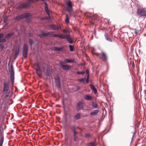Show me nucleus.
Returning a JSON list of instances; mask_svg holds the SVG:
<instances>
[{"label":"nucleus","mask_w":146,"mask_h":146,"mask_svg":"<svg viewBox=\"0 0 146 146\" xmlns=\"http://www.w3.org/2000/svg\"><path fill=\"white\" fill-rule=\"evenodd\" d=\"M25 13H27V14L28 15V16L26 17H25V18L26 19L27 23H29L31 21V17L32 16V15L31 13L29 12H25Z\"/></svg>","instance_id":"4468645a"},{"label":"nucleus","mask_w":146,"mask_h":146,"mask_svg":"<svg viewBox=\"0 0 146 146\" xmlns=\"http://www.w3.org/2000/svg\"><path fill=\"white\" fill-rule=\"evenodd\" d=\"M99 111L98 110H95L91 112L90 115H91L96 116L98 115V113L99 112Z\"/></svg>","instance_id":"412c9836"},{"label":"nucleus","mask_w":146,"mask_h":146,"mask_svg":"<svg viewBox=\"0 0 146 146\" xmlns=\"http://www.w3.org/2000/svg\"><path fill=\"white\" fill-rule=\"evenodd\" d=\"M4 34L3 33L0 34V39L2 38L3 37Z\"/></svg>","instance_id":"864d4df0"},{"label":"nucleus","mask_w":146,"mask_h":146,"mask_svg":"<svg viewBox=\"0 0 146 146\" xmlns=\"http://www.w3.org/2000/svg\"><path fill=\"white\" fill-rule=\"evenodd\" d=\"M54 37L57 38L58 37L60 38L63 39L64 35H61L58 34H54Z\"/></svg>","instance_id":"5701e85b"},{"label":"nucleus","mask_w":146,"mask_h":146,"mask_svg":"<svg viewBox=\"0 0 146 146\" xmlns=\"http://www.w3.org/2000/svg\"><path fill=\"white\" fill-rule=\"evenodd\" d=\"M8 17L7 16H6L3 17V22L4 23H6L8 21Z\"/></svg>","instance_id":"a19ab883"},{"label":"nucleus","mask_w":146,"mask_h":146,"mask_svg":"<svg viewBox=\"0 0 146 146\" xmlns=\"http://www.w3.org/2000/svg\"><path fill=\"white\" fill-rule=\"evenodd\" d=\"M55 82L57 87L59 89L61 88L60 80H55Z\"/></svg>","instance_id":"aec40b11"},{"label":"nucleus","mask_w":146,"mask_h":146,"mask_svg":"<svg viewBox=\"0 0 146 146\" xmlns=\"http://www.w3.org/2000/svg\"><path fill=\"white\" fill-rule=\"evenodd\" d=\"M76 74H84L85 72L83 71H77L76 72Z\"/></svg>","instance_id":"79ce46f5"},{"label":"nucleus","mask_w":146,"mask_h":146,"mask_svg":"<svg viewBox=\"0 0 146 146\" xmlns=\"http://www.w3.org/2000/svg\"><path fill=\"white\" fill-rule=\"evenodd\" d=\"M56 78L55 80H60V77H59L58 75L56 76Z\"/></svg>","instance_id":"5fc2aeb1"},{"label":"nucleus","mask_w":146,"mask_h":146,"mask_svg":"<svg viewBox=\"0 0 146 146\" xmlns=\"http://www.w3.org/2000/svg\"><path fill=\"white\" fill-rule=\"evenodd\" d=\"M74 59H66L64 60V62L66 63H73L75 62Z\"/></svg>","instance_id":"cd10ccee"},{"label":"nucleus","mask_w":146,"mask_h":146,"mask_svg":"<svg viewBox=\"0 0 146 146\" xmlns=\"http://www.w3.org/2000/svg\"><path fill=\"white\" fill-rule=\"evenodd\" d=\"M132 65L133 67H135V65H134V63L133 62V63H132Z\"/></svg>","instance_id":"e2e57ef3"},{"label":"nucleus","mask_w":146,"mask_h":146,"mask_svg":"<svg viewBox=\"0 0 146 146\" xmlns=\"http://www.w3.org/2000/svg\"><path fill=\"white\" fill-rule=\"evenodd\" d=\"M137 14L140 17H146V10L144 9H139L137 10Z\"/></svg>","instance_id":"423d86ee"},{"label":"nucleus","mask_w":146,"mask_h":146,"mask_svg":"<svg viewBox=\"0 0 146 146\" xmlns=\"http://www.w3.org/2000/svg\"><path fill=\"white\" fill-rule=\"evenodd\" d=\"M92 106L93 108L94 109H96L98 107V106L97 104L95 103L94 102H92Z\"/></svg>","instance_id":"7c9ffc66"},{"label":"nucleus","mask_w":146,"mask_h":146,"mask_svg":"<svg viewBox=\"0 0 146 146\" xmlns=\"http://www.w3.org/2000/svg\"><path fill=\"white\" fill-rule=\"evenodd\" d=\"M70 35L68 34H64L63 39H66L67 41L70 44H72L74 41L73 39L70 37Z\"/></svg>","instance_id":"1a4fd4ad"},{"label":"nucleus","mask_w":146,"mask_h":146,"mask_svg":"<svg viewBox=\"0 0 146 146\" xmlns=\"http://www.w3.org/2000/svg\"><path fill=\"white\" fill-rule=\"evenodd\" d=\"M43 3H44L45 5V6L44 7V10L46 13H48V12H50V11L48 9V6L47 3L45 1H44L43 2Z\"/></svg>","instance_id":"a211bd4d"},{"label":"nucleus","mask_w":146,"mask_h":146,"mask_svg":"<svg viewBox=\"0 0 146 146\" xmlns=\"http://www.w3.org/2000/svg\"><path fill=\"white\" fill-rule=\"evenodd\" d=\"M78 81L80 82L83 83L84 84H86L89 82V78L88 77H87V78L84 77L82 78L79 79L78 80Z\"/></svg>","instance_id":"9b49d317"},{"label":"nucleus","mask_w":146,"mask_h":146,"mask_svg":"<svg viewBox=\"0 0 146 146\" xmlns=\"http://www.w3.org/2000/svg\"><path fill=\"white\" fill-rule=\"evenodd\" d=\"M64 47L62 46L60 47L55 46L54 49L56 51H61L63 49Z\"/></svg>","instance_id":"c85d7f7f"},{"label":"nucleus","mask_w":146,"mask_h":146,"mask_svg":"<svg viewBox=\"0 0 146 146\" xmlns=\"http://www.w3.org/2000/svg\"><path fill=\"white\" fill-rule=\"evenodd\" d=\"M43 3H44L45 5V6L44 7V10L46 13H48V12H50V11L48 9V6L47 3L45 1H44L43 2Z\"/></svg>","instance_id":"f3484780"},{"label":"nucleus","mask_w":146,"mask_h":146,"mask_svg":"<svg viewBox=\"0 0 146 146\" xmlns=\"http://www.w3.org/2000/svg\"><path fill=\"white\" fill-rule=\"evenodd\" d=\"M65 21L67 23H69V19L68 15V14H66V19Z\"/></svg>","instance_id":"473e14b6"},{"label":"nucleus","mask_w":146,"mask_h":146,"mask_svg":"<svg viewBox=\"0 0 146 146\" xmlns=\"http://www.w3.org/2000/svg\"><path fill=\"white\" fill-rule=\"evenodd\" d=\"M86 72L87 74L88 77H89L90 74H89V70L87 69L86 70Z\"/></svg>","instance_id":"09e8293b"},{"label":"nucleus","mask_w":146,"mask_h":146,"mask_svg":"<svg viewBox=\"0 0 146 146\" xmlns=\"http://www.w3.org/2000/svg\"><path fill=\"white\" fill-rule=\"evenodd\" d=\"M6 39L5 38V37H4V38H3V39H0V43H2L3 42H6Z\"/></svg>","instance_id":"ea45409f"},{"label":"nucleus","mask_w":146,"mask_h":146,"mask_svg":"<svg viewBox=\"0 0 146 146\" xmlns=\"http://www.w3.org/2000/svg\"><path fill=\"white\" fill-rule=\"evenodd\" d=\"M44 34V37H46L49 36V33L48 32L47 33H43Z\"/></svg>","instance_id":"37998d69"},{"label":"nucleus","mask_w":146,"mask_h":146,"mask_svg":"<svg viewBox=\"0 0 146 146\" xmlns=\"http://www.w3.org/2000/svg\"><path fill=\"white\" fill-rule=\"evenodd\" d=\"M14 34V32H11L7 34L5 36V37L6 40L9 39L10 37L13 36Z\"/></svg>","instance_id":"dca6fc26"},{"label":"nucleus","mask_w":146,"mask_h":146,"mask_svg":"<svg viewBox=\"0 0 146 146\" xmlns=\"http://www.w3.org/2000/svg\"><path fill=\"white\" fill-rule=\"evenodd\" d=\"M9 82H6L5 81L3 83V88L2 90V95L4 96L5 99H7L9 96L10 93V90L9 89Z\"/></svg>","instance_id":"f257e3e1"},{"label":"nucleus","mask_w":146,"mask_h":146,"mask_svg":"<svg viewBox=\"0 0 146 146\" xmlns=\"http://www.w3.org/2000/svg\"><path fill=\"white\" fill-rule=\"evenodd\" d=\"M46 14L48 15V17H44L42 18L41 19V20H48L49 21L51 20V16L50 12H48V13H46Z\"/></svg>","instance_id":"2eb2a0df"},{"label":"nucleus","mask_w":146,"mask_h":146,"mask_svg":"<svg viewBox=\"0 0 146 146\" xmlns=\"http://www.w3.org/2000/svg\"><path fill=\"white\" fill-rule=\"evenodd\" d=\"M6 24L5 25V27H7L8 25V23H5Z\"/></svg>","instance_id":"680f3d73"},{"label":"nucleus","mask_w":146,"mask_h":146,"mask_svg":"<svg viewBox=\"0 0 146 146\" xmlns=\"http://www.w3.org/2000/svg\"><path fill=\"white\" fill-rule=\"evenodd\" d=\"M28 15L27 13H24L17 16L15 18V20L17 21H19L21 20L25 19V17H28Z\"/></svg>","instance_id":"6e6552de"},{"label":"nucleus","mask_w":146,"mask_h":146,"mask_svg":"<svg viewBox=\"0 0 146 146\" xmlns=\"http://www.w3.org/2000/svg\"><path fill=\"white\" fill-rule=\"evenodd\" d=\"M52 73V72L50 71L49 68L47 67L45 73V75L47 77H49L50 78V77H52L51 75Z\"/></svg>","instance_id":"ddd939ff"},{"label":"nucleus","mask_w":146,"mask_h":146,"mask_svg":"<svg viewBox=\"0 0 146 146\" xmlns=\"http://www.w3.org/2000/svg\"><path fill=\"white\" fill-rule=\"evenodd\" d=\"M88 146H96L95 143L94 142H91L88 144Z\"/></svg>","instance_id":"f704fd0d"},{"label":"nucleus","mask_w":146,"mask_h":146,"mask_svg":"<svg viewBox=\"0 0 146 146\" xmlns=\"http://www.w3.org/2000/svg\"><path fill=\"white\" fill-rule=\"evenodd\" d=\"M104 36L106 40L107 41L110 42H112V40L110 38L108 35V33H106L105 34Z\"/></svg>","instance_id":"bb28decb"},{"label":"nucleus","mask_w":146,"mask_h":146,"mask_svg":"<svg viewBox=\"0 0 146 146\" xmlns=\"http://www.w3.org/2000/svg\"><path fill=\"white\" fill-rule=\"evenodd\" d=\"M34 0H27L26 2L20 3L17 7L18 9H26L31 7V3Z\"/></svg>","instance_id":"f03ea898"},{"label":"nucleus","mask_w":146,"mask_h":146,"mask_svg":"<svg viewBox=\"0 0 146 146\" xmlns=\"http://www.w3.org/2000/svg\"><path fill=\"white\" fill-rule=\"evenodd\" d=\"M29 42L31 47L32 46L33 43H34V42L33 40L31 38L29 39Z\"/></svg>","instance_id":"c9c22d12"},{"label":"nucleus","mask_w":146,"mask_h":146,"mask_svg":"<svg viewBox=\"0 0 146 146\" xmlns=\"http://www.w3.org/2000/svg\"><path fill=\"white\" fill-rule=\"evenodd\" d=\"M28 51V46L26 43H24L22 49V55L25 58H27Z\"/></svg>","instance_id":"20e7f679"},{"label":"nucleus","mask_w":146,"mask_h":146,"mask_svg":"<svg viewBox=\"0 0 146 146\" xmlns=\"http://www.w3.org/2000/svg\"><path fill=\"white\" fill-rule=\"evenodd\" d=\"M4 48V46L3 45H2L0 47V51H1Z\"/></svg>","instance_id":"6e6d98bb"},{"label":"nucleus","mask_w":146,"mask_h":146,"mask_svg":"<svg viewBox=\"0 0 146 146\" xmlns=\"http://www.w3.org/2000/svg\"><path fill=\"white\" fill-rule=\"evenodd\" d=\"M35 65L37 67V69H39L40 68L39 63L38 62H37L35 64Z\"/></svg>","instance_id":"c03bdc74"},{"label":"nucleus","mask_w":146,"mask_h":146,"mask_svg":"<svg viewBox=\"0 0 146 146\" xmlns=\"http://www.w3.org/2000/svg\"><path fill=\"white\" fill-rule=\"evenodd\" d=\"M49 27L50 29H52L54 30H59L60 29H61V27L60 26H59L55 24L50 25Z\"/></svg>","instance_id":"f8f14e48"},{"label":"nucleus","mask_w":146,"mask_h":146,"mask_svg":"<svg viewBox=\"0 0 146 146\" xmlns=\"http://www.w3.org/2000/svg\"><path fill=\"white\" fill-rule=\"evenodd\" d=\"M73 136L74 138V141H76L77 140V139L78 138L77 134H73Z\"/></svg>","instance_id":"4c0bfd02"},{"label":"nucleus","mask_w":146,"mask_h":146,"mask_svg":"<svg viewBox=\"0 0 146 146\" xmlns=\"http://www.w3.org/2000/svg\"><path fill=\"white\" fill-rule=\"evenodd\" d=\"M69 47L70 50V51L72 52L74 51V47L72 45H69Z\"/></svg>","instance_id":"e433bc0d"},{"label":"nucleus","mask_w":146,"mask_h":146,"mask_svg":"<svg viewBox=\"0 0 146 146\" xmlns=\"http://www.w3.org/2000/svg\"><path fill=\"white\" fill-rule=\"evenodd\" d=\"M84 98L87 100L91 101L93 99L92 97L89 94L85 95L84 96Z\"/></svg>","instance_id":"6ab92c4d"},{"label":"nucleus","mask_w":146,"mask_h":146,"mask_svg":"<svg viewBox=\"0 0 146 146\" xmlns=\"http://www.w3.org/2000/svg\"><path fill=\"white\" fill-rule=\"evenodd\" d=\"M40 1H43V2H44V1H46V0H39Z\"/></svg>","instance_id":"69168bd1"},{"label":"nucleus","mask_w":146,"mask_h":146,"mask_svg":"<svg viewBox=\"0 0 146 146\" xmlns=\"http://www.w3.org/2000/svg\"><path fill=\"white\" fill-rule=\"evenodd\" d=\"M36 72L38 76L40 77L41 76V73L42 72V70L41 68L39 69H35Z\"/></svg>","instance_id":"b1692460"},{"label":"nucleus","mask_w":146,"mask_h":146,"mask_svg":"<svg viewBox=\"0 0 146 146\" xmlns=\"http://www.w3.org/2000/svg\"><path fill=\"white\" fill-rule=\"evenodd\" d=\"M62 32L64 33H67L68 32V30L66 29H65L63 30Z\"/></svg>","instance_id":"603ef678"},{"label":"nucleus","mask_w":146,"mask_h":146,"mask_svg":"<svg viewBox=\"0 0 146 146\" xmlns=\"http://www.w3.org/2000/svg\"><path fill=\"white\" fill-rule=\"evenodd\" d=\"M20 53V46L19 45L17 46L15 51V54L18 55Z\"/></svg>","instance_id":"a878e982"},{"label":"nucleus","mask_w":146,"mask_h":146,"mask_svg":"<svg viewBox=\"0 0 146 146\" xmlns=\"http://www.w3.org/2000/svg\"><path fill=\"white\" fill-rule=\"evenodd\" d=\"M37 36H38L40 37V38H42V37H44L43 33H42L40 34H38Z\"/></svg>","instance_id":"49530a36"},{"label":"nucleus","mask_w":146,"mask_h":146,"mask_svg":"<svg viewBox=\"0 0 146 146\" xmlns=\"http://www.w3.org/2000/svg\"><path fill=\"white\" fill-rule=\"evenodd\" d=\"M0 146H2L3 143V137L0 139Z\"/></svg>","instance_id":"a18cd8bd"},{"label":"nucleus","mask_w":146,"mask_h":146,"mask_svg":"<svg viewBox=\"0 0 146 146\" xmlns=\"http://www.w3.org/2000/svg\"><path fill=\"white\" fill-rule=\"evenodd\" d=\"M5 104V102L4 99L3 100V101L0 103V111H3L2 109L4 105Z\"/></svg>","instance_id":"c756f323"},{"label":"nucleus","mask_w":146,"mask_h":146,"mask_svg":"<svg viewBox=\"0 0 146 146\" xmlns=\"http://www.w3.org/2000/svg\"><path fill=\"white\" fill-rule=\"evenodd\" d=\"M28 36L29 37H32L33 36V34L31 33H29L28 34Z\"/></svg>","instance_id":"de8ad7c7"},{"label":"nucleus","mask_w":146,"mask_h":146,"mask_svg":"<svg viewBox=\"0 0 146 146\" xmlns=\"http://www.w3.org/2000/svg\"><path fill=\"white\" fill-rule=\"evenodd\" d=\"M102 59L103 61H106L107 58L106 54L104 52H102Z\"/></svg>","instance_id":"393cba45"},{"label":"nucleus","mask_w":146,"mask_h":146,"mask_svg":"<svg viewBox=\"0 0 146 146\" xmlns=\"http://www.w3.org/2000/svg\"><path fill=\"white\" fill-rule=\"evenodd\" d=\"M90 86L91 89L94 91V94H96L97 93V91L95 86L93 84H90Z\"/></svg>","instance_id":"4be33fe9"},{"label":"nucleus","mask_w":146,"mask_h":146,"mask_svg":"<svg viewBox=\"0 0 146 146\" xmlns=\"http://www.w3.org/2000/svg\"><path fill=\"white\" fill-rule=\"evenodd\" d=\"M134 33L136 34H137V31L136 29H135V31Z\"/></svg>","instance_id":"0e129e2a"},{"label":"nucleus","mask_w":146,"mask_h":146,"mask_svg":"<svg viewBox=\"0 0 146 146\" xmlns=\"http://www.w3.org/2000/svg\"><path fill=\"white\" fill-rule=\"evenodd\" d=\"M68 119L69 120H70L71 121H72L71 119V118L72 117V115L70 114H68Z\"/></svg>","instance_id":"8fccbe9b"},{"label":"nucleus","mask_w":146,"mask_h":146,"mask_svg":"<svg viewBox=\"0 0 146 146\" xmlns=\"http://www.w3.org/2000/svg\"><path fill=\"white\" fill-rule=\"evenodd\" d=\"M83 65H84L82 63H81L78 64V66H83Z\"/></svg>","instance_id":"052dcab7"},{"label":"nucleus","mask_w":146,"mask_h":146,"mask_svg":"<svg viewBox=\"0 0 146 146\" xmlns=\"http://www.w3.org/2000/svg\"><path fill=\"white\" fill-rule=\"evenodd\" d=\"M18 55H17L15 54V56H14V59L15 60L17 57Z\"/></svg>","instance_id":"bf43d9fd"},{"label":"nucleus","mask_w":146,"mask_h":146,"mask_svg":"<svg viewBox=\"0 0 146 146\" xmlns=\"http://www.w3.org/2000/svg\"><path fill=\"white\" fill-rule=\"evenodd\" d=\"M48 33H49V36L50 35L51 36L54 37V34L53 33V32H48Z\"/></svg>","instance_id":"3c124183"},{"label":"nucleus","mask_w":146,"mask_h":146,"mask_svg":"<svg viewBox=\"0 0 146 146\" xmlns=\"http://www.w3.org/2000/svg\"><path fill=\"white\" fill-rule=\"evenodd\" d=\"M60 64L62 69L64 70L68 71L71 69V66L65 64L64 62V61H60Z\"/></svg>","instance_id":"39448f33"},{"label":"nucleus","mask_w":146,"mask_h":146,"mask_svg":"<svg viewBox=\"0 0 146 146\" xmlns=\"http://www.w3.org/2000/svg\"><path fill=\"white\" fill-rule=\"evenodd\" d=\"M66 5L68 8L67 9V11L69 13H71L73 12V8L72 3L71 1H69L66 2Z\"/></svg>","instance_id":"0eeeda50"},{"label":"nucleus","mask_w":146,"mask_h":146,"mask_svg":"<svg viewBox=\"0 0 146 146\" xmlns=\"http://www.w3.org/2000/svg\"><path fill=\"white\" fill-rule=\"evenodd\" d=\"M2 128L1 127H0V131H2Z\"/></svg>","instance_id":"338daca9"},{"label":"nucleus","mask_w":146,"mask_h":146,"mask_svg":"<svg viewBox=\"0 0 146 146\" xmlns=\"http://www.w3.org/2000/svg\"><path fill=\"white\" fill-rule=\"evenodd\" d=\"M74 119L78 120L80 118V115L79 113H76L75 115L74 116Z\"/></svg>","instance_id":"2f4dec72"},{"label":"nucleus","mask_w":146,"mask_h":146,"mask_svg":"<svg viewBox=\"0 0 146 146\" xmlns=\"http://www.w3.org/2000/svg\"><path fill=\"white\" fill-rule=\"evenodd\" d=\"M92 135H90L89 133H86L85 135V137L88 138L91 137Z\"/></svg>","instance_id":"58836bf2"},{"label":"nucleus","mask_w":146,"mask_h":146,"mask_svg":"<svg viewBox=\"0 0 146 146\" xmlns=\"http://www.w3.org/2000/svg\"><path fill=\"white\" fill-rule=\"evenodd\" d=\"M9 71L10 73V78L11 81V84L13 86L14 82L15 71L13 64L12 63L11 64Z\"/></svg>","instance_id":"7ed1b4c3"},{"label":"nucleus","mask_w":146,"mask_h":146,"mask_svg":"<svg viewBox=\"0 0 146 146\" xmlns=\"http://www.w3.org/2000/svg\"><path fill=\"white\" fill-rule=\"evenodd\" d=\"M73 133V134H77L78 133L76 131H75L73 132H72Z\"/></svg>","instance_id":"4d7b16f0"},{"label":"nucleus","mask_w":146,"mask_h":146,"mask_svg":"<svg viewBox=\"0 0 146 146\" xmlns=\"http://www.w3.org/2000/svg\"><path fill=\"white\" fill-rule=\"evenodd\" d=\"M1 111H0V116L1 115Z\"/></svg>","instance_id":"774afa93"},{"label":"nucleus","mask_w":146,"mask_h":146,"mask_svg":"<svg viewBox=\"0 0 146 146\" xmlns=\"http://www.w3.org/2000/svg\"><path fill=\"white\" fill-rule=\"evenodd\" d=\"M70 127L72 132L76 131V128L74 125H72Z\"/></svg>","instance_id":"72a5a7b5"},{"label":"nucleus","mask_w":146,"mask_h":146,"mask_svg":"<svg viewBox=\"0 0 146 146\" xmlns=\"http://www.w3.org/2000/svg\"><path fill=\"white\" fill-rule=\"evenodd\" d=\"M80 88H81L80 86H76V89L77 90H79L80 89Z\"/></svg>","instance_id":"13d9d810"},{"label":"nucleus","mask_w":146,"mask_h":146,"mask_svg":"<svg viewBox=\"0 0 146 146\" xmlns=\"http://www.w3.org/2000/svg\"><path fill=\"white\" fill-rule=\"evenodd\" d=\"M84 104V102L82 101L78 102L76 104V109L79 110H83Z\"/></svg>","instance_id":"9d476101"}]
</instances>
